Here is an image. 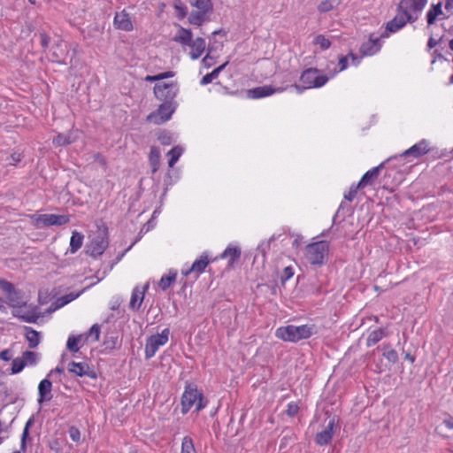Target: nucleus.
Masks as SVG:
<instances>
[{"mask_svg": "<svg viewBox=\"0 0 453 453\" xmlns=\"http://www.w3.org/2000/svg\"><path fill=\"white\" fill-rule=\"evenodd\" d=\"M426 3L427 0H400L395 16L386 23L381 37L388 38L390 34L398 32L408 23H414Z\"/></svg>", "mask_w": 453, "mask_h": 453, "instance_id": "1", "label": "nucleus"}, {"mask_svg": "<svg viewBox=\"0 0 453 453\" xmlns=\"http://www.w3.org/2000/svg\"><path fill=\"white\" fill-rule=\"evenodd\" d=\"M208 404L203 392L193 383L187 382L180 397L181 413L187 414L193 407L196 412L203 410Z\"/></svg>", "mask_w": 453, "mask_h": 453, "instance_id": "2", "label": "nucleus"}, {"mask_svg": "<svg viewBox=\"0 0 453 453\" xmlns=\"http://www.w3.org/2000/svg\"><path fill=\"white\" fill-rule=\"evenodd\" d=\"M174 41L182 46L190 48V58L192 59L199 58L205 50L206 42L202 37H196L193 40V34L190 29L180 27L174 36Z\"/></svg>", "mask_w": 453, "mask_h": 453, "instance_id": "3", "label": "nucleus"}, {"mask_svg": "<svg viewBox=\"0 0 453 453\" xmlns=\"http://www.w3.org/2000/svg\"><path fill=\"white\" fill-rule=\"evenodd\" d=\"M314 326L301 325L294 326L288 325L280 326L275 331V336L284 342H297L301 340L310 338L313 334Z\"/></svg>", "mask_w": 453, "mask_h": 453, "instance_id": "4", "label": "nucleus"}, {"mask_svg": "<svg viewBox=\"0 0 453 453\" xmlns=\"http://www.w3.org/2000/svg\"><path fill=\"white\" fill-rule=\"evenodd\" d=\"M191 12L188 16V22L191 25L201 27L204 22L209 21L213 12L212 0H188Z\"/></svg>", "mask_w": 453, "mask_h": 453, "instance_id": "5", "label": "nucleus"}, {"mask_svg": "<svg viewBox=\"0 0 453 453\" xmlns=\"http://www.w3.org/2000/svg\"><path fill=\"white\" fill-rule=\"evenodd\" d=\"M328 80V77L321 74L319 69L307 68L300 75L302 85L295 84L294 88L298 93H303L305 89L323 87Z\"/></svg>", "mask_w": 453, "mask_h": 453, "instance_id": "6", "label": "nucleus"}, {"mask_svg": "<svg viewBox=\"0 0 453 453\" xmlns=\"http://www.w3.org/2000/svg\"><path fill=\"white\" fill-rule=\"evenodd\" d=\"M329 253V243L319 241L306 245L304 257L312 265H322L326 263Z\"/></svg>", "mask_w": 453, "mask_h": 453, "instance_id": "7", "label": "nucleus"}, {"mask_svg": "<svg viewBox=\"0 0 453 453\" xmlns=\"http://www.w3.org/2000/svg\"><path fill=\"white\" fill-rule=\"evenodd\" d=\"M109 245L107 227H98L89 244L87 252L93 257L101 256Z\"/></svg>", "mask_w": 453, "mask_h": 453, "instance_id": "8", "label": "nucleus"}, {"mask_svg": "<svg viewBox=\"0 0 453 453\" xmlns=\"http://www.w3.org/2000/svg\"><path fill=\"white\" fill-rule=\"evenodd\" d=\"M170 330L165 328L160 334H152L146 340L144 357L147 360L152 358L160 347L165 345L169 341Z\"/></svg>", "mask_w": 453, "mask_h": 453, "instance_id": "9", "label": "nucleus"}, {"mask_svg": "<svg viewBox=\"0 0 453 453\" xmlns=\"http://www.w3.org/2000/svg\"><path fill=\"white\" fill-rule=\"evenodd\" d=\"M154 95L156 98L163 103L175 104L174 98L179 91L177 82L171 81L168 83L156 84L154 88Z\"/></svg>", "mask_w": 453, "mask_h": 453, "instance_id": "10", "label": "nucleus"}, {"mask_svg": "<svg viewBox=\"0 0 453 453\" xmlns=\"http://www.w3.org/2000/svg\"><path fill=\"white\" fill-rule=\"evenodd\" d=\"M175 108V104L163 103L158 106L157 111L147 116L146 120L155 125H162L171 119Z\"/></svg>", "mask_w": 453, "mask_h": 453, "instance_id": "11", "label": "nucleus"}, {"mask_svg": "<svg viewBox=\"0 0 453 453\" xmlns=\"http://www.w3.org/2000/svg\"><path fill=\"white\" fill-rule=\"evenodd\" d=\"M113 27L117 30L131 32L134 30V22L131 14L123 9L117 12L113 18Z\"/></svg>", "mask_w": 453, "mask_h": 453, "instance_id": "12", "label": "nucleus"}, {"mask_svg": "<svg viewBox=\"0 0 453 453\" xmlns=\"http://www.w3.org/2000/svg\"><path fill=\"white\" fill-rule=\"evenodd\" d=\"M337 426V420L335 417L332 418L329 421L326 428L318 433L315 436V441L317 444L320 446L327 445L331 442L333 436L334 434L335 428Z\"/></svg>", "mask_w": 453, "mask_h": 453, "instance_id": "13", "label": "nucleus"}, {"mask_svg": "<svg viewBox=\"0 0 453 453\" xmlns=\"http://www.w3.org/2000/svg\"><path fill=\"white\" fill-rule=\"evenodd\" d=\"M213 260L210 259L208 254L203 253L197 259H196L191 267L187 270H182V274L187 277L191 273H195L197 277L202 274L206 267Z\"/></svg>", "mask_w": 453, "mask_h": 453, "instance_id": "14", "label": "nucleus"}, {"mask_svg": "<svg viewBox=\"0 0 453 453\" xmlns=\"http://www.w3.org/2000/svg\"><path fill=\"white\" fill-rule=\"evenodd\" d=\"M383 39L381 35L377 38H373V35H371L369 40L362 43L359 49V52L362 56H373L378 53L381 47L382 43L380 40Z\"/></svg>", "mask_w": 453, "mask_h": 453, "instance_id": "15", "label": "nucleus"}, {"mask_svg": "<svg viewBox=\"0 0 453 453\" xmlns=\"http://www.w3.org/2000/svg\"><path fill=\"white\" fill-rule=\"evenodd\" d=\"M69 221V216L58 214H42L37 219V222L42 223L44 226H63Z\"/></svg>", "mask_w": 453, "mask_h": 453, "instance_id": "16", "label": "nucleus"}, {"mask_svg": "<svg viewBox=\"0 0 453 453\" xmlns=\"http://www.w3.org/2000/svg\"><path fill=\"white\" fill-rule=\"evenodd\" d=\"M13 315L22 321L35 323L39 315L35 309L29 308L26 304L19 306L13 311Z\"/></svg>", "mask_w": 453, "mask_h": 453, "instance_id": "17", "label": "nucleus"}, {"mask_svg": "<svg viewBox=\"0 0 453 453\" xmlns=\"http://www.w3.org/2000/svg\"><path fill=\"white\" fill-rule=\"evenodd\" d=\"M282 88H274L270 85L257 87L247 91V96L250 99H259L272 96L276 92H281Z\"/></svg>", "mask_w": 453, "mask_h": 453, "instance_id": "18", "label": "nucleus"}, {"mask_svg": "<svg viewBox=\"0 0 453 453\" xmlns=\"http://www.w3.org/2000/svg\"><path fill=\"white\" fill-rule=\"evenodd\" d=\"M430 151L429 142L426 140H421L418 142L412 145L411 148L406 150L403 153V157L412 156L414 157H419Z\"/></svg>", "mask_w": 453, "mask_h": 453, "instance_id": "19", "label": "nucleus"}, {"mask_svg": "<svg viewBox=\"0 0 453 453\" xmlns=\"http://www.w3.org/2000/svg\"><path fill=\"white\" fill-rule=\"evenodd\" d=\"M149 288V284L144 285L142 288L135 287L133 289L129 308L134 311H138L143 302L146 291Z\"/></svg>", "mask_w": 453, "mask_h": 453, "instance_id": "20", "label": "nucleus"}, {"mask_svg": "<svg viewBox=\"0 0 453 453\" xmlns=\"http://www.w3.org/2000/svg\"><path fill=\"white\" fill-rule=\"evenodd\" d=\"M52 383L48 379H43L38 385V403L42 404L44 402L50 401L52 398L51 395Z\"/></svg>", "mask_w": 453, "mask_h": 453, "instance_id": "21", "label": "nucleus"}, {"mask_svg": "<svg viewBox=\"0 0 453 453\" xmlns=\"http://www.w3.org/2000/svg\"><path fill=\"white\" fill-rule=\"evenodd\" d=\"M384 163L380 164L379 165L370 169L367 171L360 179L359 186L365 188L368 185H372L375 180L378 179L380 170L383 168Z\"/></svg>", "mask_w": 453, "mask_h": 453, "instance_id": "22", "label": "nucleus"}, {"mask_svg": "<svg viewBox=\"0 0 453 453\" xmlns=\"http://www.w3.org/2000/svg\"><path fill=\"white\" fill-rule=\"evenodd\" d=\"M241 257V250L236 246H227L224 252L220 255L221 258L228 260L227 265L232 267Z\"/></svg>", "mask_w": 453, "mask_h": 453, "instance_id": "23", "label": "nucleus"}, {"mask_svg": "<svg viewBox=\"0 0 453 453\" xmlns=\"http://www.w3.org/2000/svg\"><path fill=\"white\" fill-rule=\"evenodd\" d=\"M441 6L442 4L441 2L438 4H431L429 10L426 12V22L428 26L434 25L437 18L443 14Z\"/></svg>", "mask_w": 453, "mask_h": 453, "instance_id": "24", "label": "nucleus"}, {"mask_svg": "<svg viewBox=\"0 0 453 453\" xmlns=\"http://www.w3.org/2000/svg\"><path fill=\"white\" fill-rule=\"evenodd\" d=\"M83 240L84 235L81 233L73 231L70 238L69 252L76 253L82 247Z\"/></svg>", "mask_w": 453, "mask_h": 453, "instance_id": "25", "label": "nucleus"}, {"mask_svg": "<svg viewBox=\"0 0 453 453\" xmlns=\"http://www.w3.org/2000/svg\"><path fill=\"white\" fill-rule=\"evenodd\" d=\"M88 368H89L88 365L85 362H80V363L71 362L68 365V371L71 373H73L79 377H82V376L88 374Z\"/></svg>", "mask_w": 453, "mask_h": 453, "instance_id": "26", "label": "nucleus"}, {"mask_svg": "<svg viewBox=\"0 0 453 453\" xmlns=\"http://www.w3.org/2000/svg\"><path fill=\"white\" fill-rule=\"evenodd\" d=\"M177 278V272L170 270L165 275H163L158 282V286L161 289L166 290L175 281Z\"/></svg>", "mask_w": 453, "mask_h": 453, "instance_id": "27", "label": "nucleus"}, {"mask_svg": "<svg viewBox=\"0 0 453 453\" xmlns=\"http://www.w3.org/2000/svg\"><path fill=\"white\" fill-rule=\"evenodd\" d=\"M25 330L29 348L34 349L37 347L40 342L39 333L31 327H25Z\"/></svg>", "mask_w": 453, "mask_h": 453, "instance_id": "28", "label": "nucleus"}, {"mask_svg": "<svg viewBox=\"0 0 453 453\" xmlns=\"http://www.w3.org/2000/svg\"><path fill=\"white\" fill-rule=\"evenodd\" d=\"M228 62H225L221 65L218 66L212 72L206 73L201 80V85H207L211 83L214 79L218 78L219 73L225 69Z\"/></svg>", "mask_w": 453, "mask_h": 453, "instance_id": "29", "label": "nucleus"}, {"mask_svg": "<svg viewBox=\"0 0 453 453\" xmlns=\"http://www.w3.org/2000/svg\"><path fill=\"white\" fill-rule=\"evenodd\" d=\"M385 336V332L382 328H378L372 331L366 339V346L372 347L379 342Z\"/></svg>", "mask_w": 453, "mask_h": 453, "instance_id": "30", "label": "nucleus"}, {"mask_svg": "<svg viewBox=\"0 0 453 453\" xmlns=\"http://www.w3.org/2000/svg\"><path fill=\"white\" fill-rule=\"evenodd\" d=\"M382 356L392 364H395L398 360V354L390 344H383Z\"/></svg>", "mask_w": 453, "mask_h": 453, "instance_id": "31", "label": "nucleus"}, {"mask_svg": "<svg viewBox=\"0 0 453 453\" xmlns=\"http://www.w3.org/2000/svg\"><path fill=\"white\" fill-rule=\"evenodd\" d=\"M351 58L353 65H357L359 59L354 53L350 52L348 56H341L338 61L339 72L345 70L348 67V59Z\"/></svg>", "mask_w": 453, "mask_h": 453, "instance_id": "32", "label": "nucleus"}, {"mask_svg": "<svg viewBox=\"0 0 453 453\" xmlns=\"http://www.w3.org/2000/svg\"><path fill=\"white\" fill-rule=\"evenodd\" d=\"M340 4V0H324L319 4L318 10L320 12H328L336 9Z\"/></svg>", "mask_w": 453, "mask_h": 453, "instance_id": "33", "label": "nucleus"}, {"mask_svg": "<svg viewBox=\"0 0 453 453\" xmlns=\"http://www.w3.org/2000/svg\"><path fill=\"white\" fill-rule=\"evenodd\" d=\"M83 335L77 336L72 335L68 338L66 342L67 349L72 352H78L81 349L80 342L82 341Z\"/></svg>", "mask_w": 453, "mask_h": 453, "instance_id": "34", "label": "nucleus"}, {"mask_svg": "<svg viewBox=\"0 0 453 453\" xmlns=\"http://www.w3.org/2000/svg\"><path fill=\"white\" fill-rule=\"evenodd\" d=\"M149 160L151 166L153 167V172H156L159 165L160 160V151L157 147L153 146L150 148Z\"/></svg>", "mask_w": 453, "mask_h": 453, "instance_id": "35", "label": "nucleus"}, {"mask_svg": "<svg viewBox=\"0 0 453 453\" xmlns=\"http://www.w3.org/2000/svg\"><path fill=\"white\" fill-rule=\"evenodd\" d=\"M180 453H197L190 436H185L181 441Z\"/></svg>", "mask_w": 453, "mask_h": 453, "instance_id": "36", "label": "nucleus"}, {"mask_svg": "<svg viewBox=\"0 0 453 453\" xmlns=\"http://www.w3.org/2000/svg\"><path fill=\"white\" fill-rule=\"evenodd\" d=\"M73 142V139L70 134H58V135L53 139L52 143L56 147H62L68 145Z\"/></svg>", "mask_w": 453, "mask_h": 453, "instance_id": "37", "label": "nucleus"}, {"mask_svg": "<svg viewBox=\"0 0 453 453\" xmlns=\"http://www.w3.org/2000/svg\"><path fill=\"white\" fill-rule=\"evenodd\" d=\"M181 154H182V149L180 147H174L168 151L167 156L169 157V159H168L169 167H173V165L177 163V161L179 160Z\"/></svg>", "mask_w": 453, "mask_h": 453, "instance_id": "38", "label": "nucleus"}, {"mask_svg": "<svg viewBox=\"0 0 453 453\" xmlns=\"http://www.w3.org/2000/svg\"><path fill=\"white\" fill-rule=\"evenodd\" d=\"M313 43L319 45L322 50H326L331 46L330 40L323 35H317L313 40Z\"/></svg>", "mask_w": 453, "mask_h": 453, "instance_id": "39", "label": "nucleus"}, {"mask_svg": "<svg viewBox=\"0 0 453 453\" xmlns=\"http://www.w3.org/2000/svg\"><path fill=\"white\" fill-rule=\"evenodd\" d=\"M173 76H174V73L173 71H167L165 73H158L157 75H147L144 80L146 81L153 82V81H161V80L167 79V78H172Z\"/></svg>", "mask_w": 453, "mask_h": 453, "instance_id": "40", "label": "nucleus"}, {"mask_svg": "<svg viewBox=\"0 0 453 453\" xmlns=\"http://www.w3.org/2000/svg\"><path fill=\"white\" fill-rule=\"evenodd\" d=\"M27 365V361L21 357H16L12 360V373L16 374L20 372Z\"/></svg>", "mask_w": 453, "mask_h": 453, "instance_id": "41", "label": "nucleus"}, {"mask_svg": "<svg viewBox=\"0 0 453 453\" xmlns=\"http://www.w3.org/2000/svg\"><path fill=\"white\" fill-rule=\"evenodd\" d=\"M0 288L8 295L10 301H13L11 297V295L16 294L13 284L5 280H0Z\"/></svg>", "mask_w": 453, "mask_h": 453, "instance_id": "42", "label": "nucleus"}, {"mask_svg": "<svg viewBox=\"0 0 453 453\" xmlns=\"http://www.w3.org/2000/svg\"><path fill=\"white\" fill-rule=\"evenodd\" d=\"M173 7L179 19H183L188 15V8L180 1L176 2Z\"/></svg>", "mask_w": 453, "mask_h": 453, "instance_id": "43", "label": "nucleus"}, {"mask_svg": "<svg viewBox=\"0 0 453 453\" xmlns=\"http://www.w3.org/2000/svg\"><path fill=\"white\" fill-rule=\"evenodd\" d=\"M360 188H364L362 186H359V182L357 184H353L350 186L349 191L344 194V198L348 200L349 202H352L357 194V190Z\"/></svg>", "mask_w": 453, "mask_h": 453, "instance_id": "44", "label": "nucleus"}, {"mask_svg": "<svg viewBox=\"0 0 453 453\" xmlns=\"http://www.w3.org/2000/svg\"><path fill=\"white\" fill-rule=\"evenodd\" d=\"M32 420L29 419L23 429L21 442H20V450H25L27 448V439L29 435V426H31Z\"/></svg>", "mask_w": 453, "mask_h": 453, "instance_id": "45", "label": "nucleus"}, {"mask_svg": "<svg viewBox=\"0 0 453 453\" xmlns=\"http://www.w3.org/2000/svg\"><path fill=\"white\" fill-rule=\"evenodd\" d=\"M299 411V406L296 402H290L287 405L286 413L289 417H295Z\"/></svg>", "mask_w": 453, "mask_h": 453, "instance_id": "46", "label": "nucleus"}, {"mask_svg": "<svg viewBox=\"0 0 453 453\" xmlns=\"http://www.w3.org/2000/svg\"><path fill=\"white\" fill-rule=\"evenodd\" d=\"M21 358L27 361V365H33L36 364V354L35 352L25 351Z\"/></svg>", "mask_w": 453, "mask_h": 453, "instance_id": "47", "label": "nucleus"}, {"mask_svg": "<svg viewBox=\"0 0 453 453\" xmlns=\"http://www.w3.org/2000/svg\"><path fill=\"white\" fill-rule=\"evenodd\" d=\"M69 436L72 441L78 442L81 440V432L76 426H71L68 430Z\"/></svg>", "mask_w": 453, "mask_h": 453, "instance_id": "48", "label": "nucleus"}, {"mask_svg": "<svg viewBox=\"0 0 453 453\" xmlns=\"http://www.w3.org/2000/svg\"><path fill=\"white\" fill-rule=\"evenodd\" d=\"M294 276V268L292 266H287L284 268L282 275H281V281L285 282L288 280H290Z\"/></svg>", "mask_w": 453, "mask_h": 453, "instance_id": "49", "label": "nucleus"}, {"mask_svg": "<svg viewBox=\"0 0 453 453\" xmlns=\"http://www.w3.org/2000/svg\"><path fill=\"white\" fill-rule=\"evenodd\" d=\"M88 334L94 336L95 341H98L100 336V326L97 324L93 325L89 329Z\"/></svg>", "mask_w": 453, "mask_h": 453, "instance_id": "50", "label": "nucleus"}, {"mask_svg": "<svg viewBox=\"0 0 453 453\" xmlns=\"http://www.w3.org/2000/svg\"><path fill=\"white\" fill-rule=\"evenodd\" d=\"M40 38H41V45L43 49H47L50 42V36L46 34V33H42L40 35Z\"/></svg>", "mask_w": 453, "mask_h": 453, "instance_id": "51", "label": "nucleus"}, {"mask_svg": "<svg viewBox=\"0 0 453 453\" xmlns=\"http://www.w3.org/2000/svg\"><path fill=\"white\" fill-rule=\"evenodd\" d=\"M22 156L20 153H13L10 157L9 165H16L19 162H20Z\"/></svg>", "mask_w": 453, "mask_h": 453, "instance_id": "52", "label": "nucleus"}, {"mask_svg": "<svg viewBox=\"0 0 453 453\" xmlns=\"http://www.w3.org/2000/svg\"><path fill=\"white\" fill-rule=\"evenodd\" d=\"M438 43H439V41L434 39L433 36H431L427 42V50H431L433 48L437 46Z\"/></svg>", "mask_w": 453, "mask_h": 453, "instance_id": "53", "label": "nucleus"}, {"mask_svg": "<svg viewBox=\"0 0 453 453\" xmlns=\"http://www.w3.org/2000/svg\"><path fill=\"white\" fill-rule=\"evenodd\" d=\"M0 359L4 361H9L11 359L10 352L7 349L0 352Z\"/></svg>", "mask_w": 453, "mask_h": 453, "instance_id": "54", "label": "nucleus"}, {"mask_svg": "<svg viewBox=\"0 0 453 453\" xmlns=\"http://www.w3.org/2000/svg\"><path fill=\"white\" fill-rule=\"evenodd\" d=\"M71 301L65 296L58 299V303H59L58 307H62V306L69 303Z\"/></svg>", "mask_w": 453, "mask_h": 453, "instance_id": "55", "label": "nucleus"}, {"mask_svg": "<svg viewBox=\"0 0 453 453\" xmlns=\"http://www.w3.org/2000/svg\"><path fill=\"white\" fill-rule=\"evenodd\" d=\"M444 424L445 426L449 428V429H453V417H449V418H446L444 420Z\"/></svg>", "mask_w": 453, "mask_h": 453, "instance_id": "56", "label": "nucleus"}, {"mask_svg": "<svg viewBox=\"0 0 453 453\" xmlns=\"http://www.w3.org/2000/svg\"><path fill=\"white\" fill-rule=\"evenodd\" d=\"M82 292L83 291L76 293V294L70 293V294L65 295V296H67V298L72 302V301L75 300L76 298H78Z\"/></svg>", "mask_w": 453, "mask_h": 453, "instance_id": "57", "label": "nucleus"}, {"mask_svg": "<svg viewBox=\"0 0 453 453\" xmlns=\"http://www.w3.org/2000/svg\"><path fill=\"white\" fill-rule=\"evenodd\" d=\"M405 358L409 360L411 363H414L415 357L411 356L410 353L405 354Z\"/></svg>", "mask_w": 453, "mask_h": 453, "instance_id": "58", "label": "nucleus"}, {"mask_svg": "<svg viewBox=\"0 0 453 453\" xmlns=\"http://www.w3.org/2000/svg\"><path fill=\"white\" fill-rule=\"evenodd\" d=\"M453 7V0H448L446 4H445V8L447 10L450 9Z\"/></svg>", "mask_w": 453, "mask_h": 453, "instance_id": "59", "label": "nucleus"}, {"mask_svg": "<svg viewBox=\"0 0 453 453\" xmlns=\"http://www.w3.org/2000/svg\"><path fill=\"white\" fill-rule=\"evenodd\" d=\"M449 47L451 50H453V38L449 42Z\"/></svg>", "mask_w": 453, "mask_h": 453, "instance_id": "60", "label": "nucleus"}, {"mask_svg": "<svg viewBox=\"0 0 453 453\" xmlns=\"http://www.w3.org/2000/svg\"><path fill=\"white\" fill-rule=\"evenodd\" d=\"M449 83H450V84H453V74H452V75L450 76V78H449Z\"/></svg>", "mask_w": 453, "mask_h": 453, "instance_id": "61", "label": "nucleus"}, {"mask_svg": "<svg viewBox=\"0 0 453 453\" xmlns=\"http://www.w3.org/2000/svg\"><path fill=\"white\" fill-rule=\"evenodd\" d=\"M30 4H35V0H28Z\"/></svg>", "mask_w": 453, "mask_h": 453, "instance_id": "62", "label": "nucleus"}, {"mask_svg": "<svg viewBox=\"0 0 453 453\" xmlns=\"http://www.w3.org/2000/svg\"><path fill=\"white\" fill-rule=\"evenodd\" d=\"M56 370H57V372H61L63 371L62 369H59V368H57Z\"/></svg>", "mask_w": 453, "mask_h": 453, "instance_id": "63", "label": "nucleus"}, {"mask_svg": "<svg viewBox=\"0 0 453 453\" xmlns=\"http://www.w3.org/2000/svg\"><path fill=\"white\" fill-rule=\"evenodd\" d=\"M12 453H21L20 450H15Z\"/></svg>", "mask_w": 453, "mask_h": 453, "instance_id": "64", "label": "nucleus"}]
</instances>
